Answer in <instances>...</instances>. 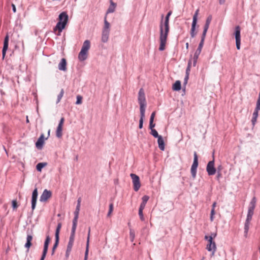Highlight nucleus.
<instances>
[{
    "mask_svg": "<svg viewBox=\"0 0 260 260\" xmlns=\"http://www.w3.org/2000/svg\"><path fill=\"white\" fill-rule=\"evenodd\" d=\"M164 15H161V20L160 24V44L159 50L162 51L165 49L167 37L169 32V20L165 19L164 23L162 24Z\"/></svg>",
    "mask_w": 260,
    "mask_h": 260,
    "instance_id": "1",
    "label": "nucleus"
},
{
    "mask_svg": "<svg viewBox=\"0 0 260 260\" xmlns=\"http://www.w3.org/2000/svg\"><path fill=\"white\" fill-rule=\"evenodd\" d=\"M68 20L69 16L66 12H62L60 13L58 16V21L56 26L53 28V32H55L58 30V32L57 34V35L60 36V33L66 27L68 22Z\"/></svg>",
    "mask_w": 260,
    "mask_h": 260,
    "instance_id": "2",
    "label": "nucleus"
},
{
    "mask_svg": "<svg viewBox=\"0 0 260 260\" xmlns=\"http://www.w3.org/2000/svg\"><path fill=\"white\" fill-rule=\"evenodd\" d=\"M110 23L107 20V16L105 15L104 18V26L102 30V42L106 43L109 39L110 34Z\"/></svg>",
    "mask_w": 260,
    "mask_h": 260,
    "instance_id": "3",
    "label": "nucleus"
},
{
    "mask_svg": "<svg viewBox=\"0 0 260 260\" xmlns=\"http://www.w3.org/2000/svg\"><path fill=\"white\" fill-rule=\"evenodd\" d=\"M138 100L140 105V111H145L146 101L145 92L142 88H141L139 91Z\"/></svg>",
    "mask_w": 260,
    "mask_h": 260,
    "instance_id": "4",
    "label": "nucleus"
},
{
    "mask_svg": "<svg viewBox=\"0 0 260 260\" xmlns=\"http://www.w3.org/2000/svg\"><path fill=\"white\" fill-rule=\"evenodd\" d=\"M199 9H197L192 18V22L191 23V27L190 31V36L191 38H194L197 34V31H196V26L198 23V15L199 14Z\"/></svg>",
    "mask_w": 260,
    "mask_h": 260,
    "instance_id": "5",
    "label": "nucleus"
},
{
    "mask_svg": "<svg viewBox=\"0 0 260 260\" xmlns=\"http://www.w3.org/2000/svg\"><path fill=\"white\" fill-rule=\"evenodd\" d=\"M199 166L198 155L197 152L194 151L193 153V161L191 167L190 172L191 176L194 178L196 176L197 170Z\"/></svg>",
    "mask_w": 260,
    "mask_h": 260,
    "instance_id": "6",
    "label": "nucleus"
},
{
    "mask_svg": "<svg viewBox=\"0 0 260 260\" xmlns=\"http://www.w3.org/2000/svg\"><path fill=\"white\" fill-rule=\"evenodd\" d=\"M77 223H73L71 232L70 234V236L69 238V241L67 245V249H70L72 250V247L74 244L75 236V232L77 228Z\"/></svg>",
    "mask_w": 260,
    "mask_h": 260,
    "instance_id": "7",
    "label": "nucleus"
},
{
    "mask_svg": "<svg viewBox=\"0 0 260 260\" xmlns=\"http://www.w3.org/2000/svg\"><path fill=\"white\" fill-rule=\"evenodd\" d=\"M234 35L236 39V48L238 50H240L241 45V28L239 25H237L235 27Z\"/></svg>",
    "mask_w": 260,
    "mask_h": 260,
    "instance_id": "8",
    "label": "nucleus"
},
{
    "mask_svg": "<svg viewBox=\"0 0 260 260\" xmlns=\"http://www.w3.org/2000/svg\"><path fill=\"white\" fill-rule=\"evenodd\" d=\"M213 159L209 161L206 166V171L209 176H212L214 175L216 172V169L215 167V162L214 154H213Z\"/></svg>",
    "mask_w": 260,
    "mask_h": 260,
    "instance_id": "9",
    "label": "nucleus"
},
{
    "mask_svg": "<svg viewBox=\"0 0 260 260\" xmlns=\"http://www.w3.org/2000/svg\"><path fill=\"white\" fill-rule=\"evenodd\" d=\"M206 249L208 251L211 252V255L213 256L216 251V245L215 242L210 237L209 241L206 246Z\"/></svg>",
    "mask_w": 260,
    "mask_h": 260,
    "instance_id": "10",
    "label": "nucleus"
},
{
    "mask_svg": "<svg viewBox=\"0 0 260 260\" xmlns=\"http://www.w3.org/2000/svg\"><path fill=\"white\" fill-rule=\"evenodd\" d=\"M50 240H51V239H50L49 236V235L46 236V239H45V241L44 244L43 250L42 254L41 257L40 258V260H44V259L45 258L46 254L48 252V246H49V244Z\"/></svg>",
    "mask_w": 260,
    "mask_h": 260,
    "instance_id": "11",
    "label": "nucleus"
},
{
    "mask_svg": "<svg viewBox=\"0 0 260 260\" xmlns=\"http://www.w3.org/2000/svg\"><path fill=\"white\" fill-rule=\"evenodd\" d=\"M81 202V198L79 197L77 200V204L76 207L75 211H74V217L73 219V223H77L78 222V219L79 217V214L80 209Z\"/></svg>",
    "mask_w": 260,
    "mask_h": 260,
    "instance_id": "12",
    "label": "nucleus"
},
{
    "mask_svg": "<svg viewBox=\"0 0 260 260\" xmlns=\"http://www.w3.org/2000/svg\"><path fill=\"white\" fill-rule=\"evenodd\" d=\"M9 41V36L8 34H7L4 38L3 47V49H2V59H4V58L6 56V52L8 49Z\"/></svg>",
    "mask_w": 260,
    "mask_h": 260,
    "instance_id": "13",
    "label": "nucleus"
},
{
    "mask_svg": "<svg viewBox=\"0 0 260 260\" xmlns=\"http://www.w3.org/2000/svg\"><path fill=\"white\" fill-rule=\"evenodd\" d=\"M38 189L36 187L35 189L33 190L31 196V209L33 211L36 208V203L38 198Z\"/></svg>",
    "mask_w": 260,
    "mask_h": 260,
    "instance_id": "14",
    "label": "nucleus"
},
{
    "mask_svg": "<svg viewBox=\"0 0 260 260\" xmlns=\"http://www.w3.org/2000/svg\"><path fill=\"white\" fill-rule=\"evenodd\" d=\"M52 196V192L50 190L45 189L40 198V202H46Z\"/></svg>",
    "mask_w": 260,
    "mask_h": 260,
    "instance_id": "15",
    "label": "nucleus"
},
{
    "mask_svg": "<svg viewBox=\"0 0 260 260\" xmlns=\"http://www.w3.org/2000/svg\"><path fill=\"white\" fill-rule=\"evenodd\" d=\"M45 138L44 137V135L43 134H42L38 139L37 140V142H36V147L37 149L41 150L42 149L45 142Z\"/></svg>",
    "mask_w": 260,
    "mask_h": 260,
    "instance_id": "16",
    "label": "nucleus"
},
{
    "mask_svg": "<svg viewBox=\"0 0 260 260\" xmlns=\"http://www.w3.org/2000/svg\"><path fill=\"white\" fill-rule=\"evenodd\" d=\"M32 236L28 233V231H27L26 242L25 243L24 246L27 249V251H28L29 249L32 245Z\"/></svg>",
    "mask_w": 260,
    "mask_h": 260,
    "instance_id": "17",
    "label": "nucleus"
},
{
    "mask_svg": "<svg viewBox=\"0 0 260 260\" xmlns=\"http://www.w3.org/2000/svg\"><path fill=\"white\" fill-rule=\"evenodd\" d=\"M90 233V228L89 227L88 229V236H87V241H86V250H85V252L84 260H87V259H88V252H89Z\"/></svg>",
    "mask_w": 260,
    "mask_h": 260,
    "instance_id": "18",
    "label": "nucleus"
},
{
    "mask_svg": "<svg viewBox=\"0 0 260 260\" xmlns=\"http://www.w3.org/2000/svg\"><path fill=\"white\" fill-rule=\"evenodd\" d=\"M67 60L64 58H61L60 62L58 64V69L62 71H66L67 70Z\"/></svg>",
    "mask_w": 260,
    "mask_h": 260,
    "instance_id": "19",
    "label": "nucleus"
},
{
    "mask_svg": "<svg viewBox=\"0 0 260 260\" xmlns=\"http://www.w3.org/2000/svg\"><path fill=\"white\" fill-rule=\"evenodd\" d=\"M88 57V51L81 50L78 54V59L80 61H83L86 60Z\"/></svg>",
    "mask_w": 260,
    "mask_h": 260,
    "instance_id": "20",
    "label": "nucleus"
},
{
    "mask_svg": "<svg viewBox=\"0 0 260 260\" xmlns=\"http://www.w3.org/2000/svg\"><path fill=\"white\" fill-rule=\"evenodd\" d=\"M116 7V4L114 3L112 0L110 1V5L107 10L106 15L107 16L108 13H113L115 11Z\"/></svg>",
    "mask_w": 260,
    "mask_h": 260,
    "instance_id": "21",
    "label": "nucleus"
},
{
    "mask_svg": "<svg viewBox=\"0 0 260 260\" xmlns=\"http://www.w3.org/2000/svg\"><path fill=\"white\" fill-rule=\"evenodd\" d=\"M157 143L159 149L161 151H164L165 148V143L162 136L157 138Z\"/></svg>",
    "mask_w": 260,
    "mask_h": 260,
    "instance_id": "22",
    "label": "nucleus"
},
{
    "mask_svg": "<svg viewBox=\"0 0 260 260\" xmlns=\"http://www.w3.org/2000/svg\"><path fill=\"white\" fill-rule=\"evenodd\" d=\"M181 89V83L179 80H177L172 86V89L174 91H179Z\"/></svg>",
    "mask_w": 260,
    "mask_h": 260,
    "instance_id": "23",
    "label": "nucleus"
},
{
    "mask_svg": "<svg viewBox=\"0 0 260 260\" xmlns=\"http://www.w3.org/2000/svg\"><path fill=\"white\" fill-rule=\"evenodd\" d=\"M145 111H140V118L139 120V128L141 129L143 127L144 119L145 118Z\"/></svg>",
    "mask_w": 260,
    "mask_h": 260,
    "instance_id": "24",
    "label": "nucleus"
},
{
    "mask_svg": "<svg viewBox=\"0 0 260 260\" xmlns=\"http://www.w3.org/2000/svg\"><path fill=\"white\" fill-rule=\"evenodd\" d=\"M256 199L255 197H253L252 200H251L250 204L249 205L248 209L249 210L253 211L255 209L256 205Z\"/></svg>",
    "mask_w": 260,
    "mask_h": 260,
    "instance_id": "25",
    "label": "nucleus"
},
{
    "mask_svg": "<svg viewBox=\"0 0 260 260\" xmlns=\"http://www.w3.org/2000/svg\"><path fill=\"white\" fill-rule=\"evenodd\" d=\"M90 42L89 40H86L84 42L81 50L88 51L89 49H90Z\"/></svg>",
    "mask_w": 260,
    "mask_h": 260,
    "instance_id": "26",
    "label": "nucleus"
},
{
    "mask_svg": "<svg viewBox=\"0 0 260 260\" xmlns=\"http://www.w3.org/2000/svg\"><path fill=\"white\" fill-rule=\"evenodd\" d=\"M140 180H133L134 189L135 191H138L140 188Z\"/></svg>",
    "mask_w": 260,
    "mask_h": 260,
    "instance_id": "27",
    "label": "nucleus"
},
{
    "mask_svg": "<svg viewBox=\"0 0 260 260\" xmlns=\"http://www.w3.org/2000/svg\"><path fill=\"white\" fill-rule=\"evenodd\" d=\"M47 165V162H39L36 165V170L38 172H41L43 168Z\"/></svg>",
    "mask_w": 260,
    "mask_h": 260,
    "instance_id": "28",
    "label": "nucleus"
},
{
    "mask_svg": "<svg viewBox=\"0 0 260 260\" xmlns=\"http://www.w3.org/2000/svg\"><path fill=\"white\" fill-rule=\"evenodd\" d=\"M61 225L62 224H61V222H59L57 224V227L56 229V231H55V238L59 239V232H60V229L61 228Z\"/></svg>",
    "mask_w": 260,
    "mask_h": 260,
    "instance_id": "29",
    "label": "nucleus"
},
{
    "mask_svg": "<svg viewBox=\"0 0 260 260\" xmlns=\"http://www.w3.org/2000/svg\"><path fill=\"white\" fill-rule=\"evenodd\" d=\"M59 241V239L55 238V243H54V244L53 246L52 249V252H51L52 255H54L55 250L58 245Z\"/></svg>",
    "mask_w": 260,
    "mask_h": 260,
    "instance_id": "30",
    "label": "nucleus"
},
{
    "mask_svg": "<svg viewBox=\"0 0 260 260\" xmlns=\"http://www.w3.org/2000/svg\"><path fill=\"white\" fill-rule=\"evenodd\" d=\"M191 67V58L188 61L187 67L186 68V71H185V76L187 75L189 76L190 71Z\"/></svg>",
    "mask_w": 260,
    "mask_h": 260,
    "instance_id": "31",
    "label": "nucleus"
},
{
    "mask_svg": "<svg viewBox=\"0 0 260 260\" xmlns=\"http://www.w3.org/2000/svg\"><path fill=\"white\" fill-rule=\"evenodd\" d=\"M250 223V220H246L245 221L244 224V233L245 235H247L249 228V224Z\"/></svg>",
    "mask_w": 260,
    "mask_h": 260,
    "instance_id": "32",
    "label": "nucleus"
},
{
    "mask_svg": "<svg viewBox=\"0 0 260 260\" xmlns=\"http://www.w3.org/2000/svg\"><path fill=\"white\" fill-rule=\"evenodd\" d=\"M62 127H59V126L57 127L56 131V136L57 138H60L62 137Z\"/></svg>",
    "mask_w": 260,
    "mask_h": 260,
    "instance_id": "33",
    "label": "nucleus"
},
{
    "mask_svg": "<svg viewBox=\"0 0 260 260\" xmlns=\"http://www.w3.org/2000/svg\"><path fill=\"white\" fill-rule=\"evenodd\" d=\"M204 42H203L202 41H200V42L198 45V48L196 50V51H195V52H197L198 54H200L202 49L203 48V45H204Z\"/></svg>",
    "mask_w": 260,
    "mask_h": 260,
    "instance_id": "34",
    "label": "nucleus"
},
{
    "mask_svg": "<svg viewBox=\"0 0 260 260\" xmlns=\"http://www.w3.org/2000/svg\"><path fill=\"white\" fill-rule=\"evenodd\" d=\"M63 94H64V90H63V89L62 88L61 89L60 91V93L57 95L56 104H58V103L60 102V101L61 98H62Z\"/></svg>",
    "mask_w": 260,
    "mask_h": 260,
    "instance_id": "35",
    "label": "nucleus"
},
{
    "mask_svg": "<svg viewBox=\"0 0 260 260\" xmlns=\"http://www.w3.org/2000/svg\"><path fill=\"white\" fill-rule=\"evenodd\" d=\"M150 134L155 138H158L159 137L161 136V135H158L155 129H152L150 132Z\"/></svg>",
    "mask_w": 260,
    "mask_h": 260,
    "instance_id": "36",
    "label": "nucleus"
},
{
    "mask_svg": "<svg viewBox=\"0 0 260 260\" xmlns=\"http://www.w3.org/2000/svg\"><path fill=\"white\" fill-rule=\"evenodd\" d=\"M200 54H198L197 52H195L193 57V66L195 67L196 66L198 59Z\"/></svg>",
    "mask_w": 260,
    "mask_h": 260,
    "instance_id": "37",
    "label": "nucleus"
},
{
    "mask_svg": "<svg viewBox=\"0 0 260 260\" xmlns=\"http://www.w3.org/2000/svg\"><path fill=\"white\" fill-rule=\"evenodd\" d=\"M254 211L248 210L246 220H251L252 216L253 215Z\"/></svg>",
    "mask_w": 260,
    "mask_h": 260,
    "instance_id": "38",
    "label": "nucleus"
},
{
    "mask_svg": "<svg viewBox=\"0 0 260 260\" xmlns=\"http://www.w3.org/2000/svg\"><path fill=\"white\" fill-rule=\"evenodd\" d=\"M76 99H77V100L76 102V105L81 104L82 103V99H83L82 96L80 95H78L76 97Z\"/></svg>",
    "mask_w": 260,
    "mask_h": 260,
    "instance_id": "39",
    "label": "nucleus"
},
{
    "mask_svg": "<svg viewBox=\"0 0 260 260\" xmlns=\"http://www.w3.org/2000/svg\"><path fill=\"white\" fill-rule=\"evenodd\" d=\"M135 232L132 230H130L129 238H130L131 241L132 242L134 241V240L135 239Z\"/></svg>",
    "mask_w": 260,
    "mask_h": 260,
    "instance_id": "40",
    "label": "nucleus"
},
{
    "mask_svg": "<svg viewBox=\"0 0 260 260\" xmlns=\"http://www.w3.org/2000/svg\"><path fill=\"white\" fill-rule=\"evenodd\" d=\"M149 199V196H146V195L142 197V201L141 203H143L145 205H146L147 202V201H148Z\"/></svg>",
    "mask_w": 260,
    "mask_h": 260,
    "instance_id": "41",
    "label": "nucleus"
},
{
    "mask_svg": "<svg viewBox=\"0 0 260 260\" xmlns=\"http://www.w3.org/2000/svg\"><path fill=\"white\" fill-rule=\"evenodd\" d=\"M113 210V203H111L109 205V211H108V213L107 214V216H110V215H111V213L112 212Z\"/></svg>",
    "mask_w": 260,
    "mask_h": 260,
    "instance_id": "42",
    "label": "nucleus"
},
{
    "mask_svg": "<svg viewBox=\"0 0 260 260\" xmlns=\"http://www.w3.org/2000/svg\"><path fill=\"white\" fill-rule=\"evenodd\" d=\"M207 32V30L203 29V31L202 34L201 39L200 41H202V42H204Z\"/></svg>",
    "mask_w": 260,
    "mask_h": 260,
    "instance_id": "43",
    "label": "nucleus"
},
{
    "mask_svg": "<svg viewBox=\"0 0 260 260\" xmlns=\"http://www.w3.org/2000/svg\"><path fill=\"white\" fill-rule=\"evenodd\" d=\"M12 204L13 209H16L18 206L16 200H13L12 202Z\"/></svg>",
    "mask_w": 260,
    "mask_h": 260,
    "instance_id": "44",
    "label": "nucleus"
},
{
    "mask_svg": "<svg viewBox=\"0 0 260 260\" xmlns=\"http://www.w3.org/2000/svg\"><path fill=\"white\" fill-rule=\"evenodd\" d=\"M64 117H61L59 120V123H58V125L57 126H59V127H62V126H63V123H64Z\"/></svg>",
    "mask_w": 260,
    "mask_h": 260,
    "instance_id": "45",
    "label": "nucleus"
},
{
    "mask_svg": "<svg viewBox=\"0 0 260 260\" xmlns=\"http://www.w3.org/2000/svg\"><path fill=\"white\" fill-rule=\"evenodd\" d=\"M139 217H140V218L141 219V221H144L145 220V218H144V215H143V211H139Z\"/></svg>",
    "mask_w": 260,
    "mask_h": 260,
    "instance_id": "46",
    "label": "nucleus"
},
{
    "mask_svg": "<svg viewBox=\"0 0 260 260\" xmlns=\"http://www.w3.org/2000/svg\"><path fill=\"white\" fill-rule=\"evenodd\" d=\"M155 126V124L153 122V121H149V128L151 130L152 129H154V127Z\"/></svg>",
    "mask_w": 260,
    "mask_h": 260,
    "instance_id": "47",
    "label": "nucleus"
},
{
    "mask_svg": "<svg viewBox=\"0 0 260 260\" xmlns=\"http://www.w3.org/2000/svg\"><path fill=\"white\" fill-rule=\"evenodd\" d=\"M212 20V16L211 15H209L206 19V23H208V24H209L211 23V21Z\"/></svg>",
    "mask_w": 260,
    "mask_h": 260,
    "instance_id": "48",
    "label": "nucleus"
},
{
    "mask_svg": "<svg viewBox=\"0 0 260 260\" xmlns=\"http://www.w3.org/2000/svg\"><path fill=\"white\" fill-rule=\"evenodd\" d=\"M155 116V112L154 111L151 114L149 121H154V119Z\"/></svg>",
    "mask_w": 260,
    "mask_h": 260,
    "instance_id": "49",
    "label": "nucleus"
},
{
    "mask_svg": "<svg viewBox=\"0 0 260 260\" xmlns=\"http://www.w3.org/2000/svg\"><path fill=\"white\" fill-rule=\"evenodd\" d=\"M130 176L131 177V179H140L139 177L135 174L131 173Z\"/></svg>",
    "mask_w": 260,
    "mask_h": 260,
    "instance_id": "50",
    "label": "nucleus"
},
{
    "mask_svg": "<svg viewBox=\"0 0 260 260\" xmlns=\"http://www.w3.org/2000/svg\"><path fill=\"white\" fill-rule=\"evenodd\" d=\"M189 79L188 76H185L184 79L183 86H185L187 83L188 80Z\"/></svg>",
    "mask_w": 260,
    "mask_h": 260,
    "instance_id": "51",
    "label": "nucleus"
},
{
    "mask_svg": "<svg viewBox=\"0 0 260 260\" xmlns=\"http://www.w3.org/2000/svg\"><path fill=\"white\" fill-rule=\"evenodd\" d=\"M71 251V250H70V249H67L66 250V257L67 259L68 258L70 254V252Z\"/></svg>",
    "mask_w": 260,
    "mask_h": 260,
    "instance_id": "52",
    "label": "nucleus"
},
{
    "mask_svg": "<svg viewBox=\"0 0 260 260\" xmlns=\"http://www.w3.org/2000/svg\"><path fill=\"white\" fill-rule=\"evenodd\" d=\"M145 206H146V205H145L143 203H141L140 205L139 210V211H143V209H144Z\"/></svg>",
    "mask_w": 260,
    "mask_h": 260,
    "instance_id": "53",
    "label": "nucleus"
},
{
    "mask_svg": "<svg viewBox=\"0 0 260 260\" xmlns=\"http://www.w3.org/2000/svg\"><path fill=\"white\" fill-rule=\"evenodd\" d=\"M258 110L256 111V110L254 109V112L253 113L252 117H256V118H257V117H258Z\"/></svg>",
    "mask_w": 260,
    "mask_h": 260,
    "instance_id": "54",
    "label": "nucleus"
},
{
    "mask_svg": "<svg viewBox=\"0 0 260 260\" xmlns=\"http://www.w3.org/2000/svg\"><path fill=\"white\" fill-rule=\"evenodd\" d=\"M172 13V12L171 11H170L169 12H168L166 16L165 19L169 20L170 17Z\"/></svg>",
    "mask_w": 260,
    "mask_h": 260,
    "instance_id": "55",
    "label": "nucleus"
},
{
    "mask_svg": "<svg viewBox=\"0 0 260 260\" xmlns=\"http://www.w3.org/2000/svg\"><path fill=\"white\" fill-rule=\"evenodd\" d=\"M222 169H223V167L221 165L218 166L216 169L217 172H221V171Z\"/></svg>",
    "mask_w": 260,
    "mask_h": 260,
    "instance_id": "56",
    "label": "nucleus"
},
{
    "mask_svg": "<svg viewBox=\"0 0 260 260\" xmlns=\"http://www.w3.org/2000/svg\"><path fill=\"white\" fill-rule=\"evenodd\" d=\"M209 25H210L209 24L205 23V25L204 26V30L208 31V29L209 27Z\"/></svg>",
    "mask_w": 260,
    "mask_h": 260,
    "instance_id": "57",
    "label": "nucleus"
},
{
    "mask_svg": "<svg viewBox=\"0 0 260 260\" xmlns=\"http://www.w3.org/2000/svg\"><path fill=\"white\" fill-rule=\"evenodd\" d=\"M256 119H257V118L256 117H253L252 118V119H251V122L252 123L253 125H254L256 121Z\"/></svg>",
    "mask_w": 260,
    "mask_h": 260,
    "instance_id": "58",
    "label": "nucleus"
},
{
    "mask_svg": "<svg viewBox=\"0 0 260 260\" xmlns=\"http://www.w3.org/2000/svg\"><path fill=\"white\" fill-rule=\"evenodd\" d=\"M255 109L256 110V111L260 110V104L256 103V107H255Z\"/></svg>",
    "mask_w": 260,
    "mask_h": 260,
    "instance_id": "59",
    "label": "nucleus"
},
{
    "mask_svg": "<svg viewBox=\"0 0 260 260\" xmlns=\"http://www.w3.org/2000/svg\"><path fill=\"white\" fill-rule=\"evenodd\" d=\"M217 236V234L216 233H211L210 236L212 237V240H213V238H215Z\"/></svg>",
    "mask_w": 260,
    "mask_h": 260,
    "instance_id": "60",
    "label": "nucleus"
},
{
    "mask_svg": "<svg viewBox=\"0 0 260 260\" xmlns=\"http://www.w3.org/2000/svg\"><path fill=\"white\" fill-rule=\"evenodd\" d=\"M211 237L212 238V236H207V235H206L205 236V239L207 240L208 241V242L209 241V239H210V238Z\"/></svg>",
    "mask_w": 260,
    "mask_h": 260,
    "instance_id": "61",
    "label": "nucleus"
},
{
    "mask_svg": "<svg viewBox=\"0 0 260 260\" xmlns=\"http://www.w3.org/2000/svg\"><path fill=\"white\" fill-rule=\"evenodd\" d=\"M12 10L15 13L16 12V7L14 5V4H12Z\"/></svg>",
    "mask_w": 260,
    "mask_h": 260,
    "instance_id": "62",
    "label": "nucleus"
},
{
    "mask_svg": "<svg viewBox=\"0 0 260 260\" xmlns=\"http://www.w3.org/2000/svg\"><path fill=\"white\" fill-rule=\"evenodd\" d=\"M221 177H222V176H221V172H217V179H219V178H221Z\"/></svg>",
    "mask_w": 260,
    "mask_h": 260,
    "instance_id": "63",
    "label": "nucleus"
},
{
    "mask_svg": "<svg viewBox=\"0 0 260 260\" xmlns=\"http://www.w3.org/2000/svg\"><path fill=\"white\" fill-rule=\"evenodd\" d=\"M215 213V209H212L210 213V215H214Z\"/></svg>",
    "mask_w": 260,
    "mask_h": 260,
    "instance_id": "64",
    "label": "nucleus"
}]
</instances>
